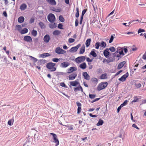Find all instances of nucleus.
<instances>
[{"label": "nucleus", "mask_w": 146, "mask_h": 146, "mask_svg": "<svg viewBox=\"0 0 146 146\" xmlns=\"http://www.w3.org/2000/svg\"><path fill=\"white\" fill-rule=\"evenodd\" d=\"M107 82H101L99 84L97 87V90L98 91H100L104 89L108 86Z\"/></svg>", "instance_id": "f257e3e1"}, {"label": "nucleus", "mask_w": 146, "mask_h": 146, "mask_svg": "<svg viewBox=\"0 0 146 146\" xmlns=\"http://www.w3.org/2000/svg\"><path fill=\"white\" fill-rule=\"evenodd\" d=\"M55 65V63L52 62L48 63L46 65V67L48 69L50 70L51 72H54L56 70V68L54 66Z\"/></svg>", "instance_id": "f03ea898"}, {"label": "nucleus", "mask_w": 146, "mask_h": 146, "mask_svg": "<svg viewBox=\"0 0 146 146\" xmlns=\"http://www.w3.org/2000/svg\"><path fill=\"white\" fill-rule=\"evenodd\" d=\"M86 59V56H79L75 59V61L76 63L79 64L84 61Z\"/></svg>", "instance_id": "7ed1b4c3"}, {"label": "nucleus", "mask_w": 146, "mask_h": 146, "mask_svg": "<svg viewBox=\"0 0 146 146\" xmlns=\"http://www.w3.org/2000/svg\"><path fill=\"white\" fill-rule=\"evenodd\" d=\"M47 18L48 21L51 23H53L55 20L54 15L52 13H50L48 16Z\"/></svg>", "instance_id": "20e7f679"}, {"label": "nucleus", "mask_w": 146, "mask_h": 146, "mask_svg": "<svg viewBox=\"0 0 146 146\" xmlns=\"http://www.w3.org/2000/svg\"><path fill=\"white\" fill-rule=\"evenodd\" d=\"M50 134L52 135L53 136V142L56 143L55 146H57L59 144V141L58 139L57 138V135L53 133H50Z\"/></svg>", "instance_id": "39448f33"}, {"label": "nucleus", "mask_w": 146, "mask_h": 146, "mask_svg": "<svg viewBox=\"0 0 146 146\" xmlns=\"http://www.w3.org/2000/svg\"><path fill=\"white\" fill-rule=\"evenodd\" d=\"M55 52L59 54H64L66 52L65 51L61 48L60 47L56 48L55 49Z\"/></svg>", "instance_id": "423d86ee"}, {"label": "nucleus", "mask_w": 146, "mask_h": 146, "mask_svg": "<svg viewBox=\"0 0 146 146\" xmlns=\"http://www.w3.org/2000/svg\"><path fill=\"white\" fill-rule=\"evenodd\" d=\"M128 76L129 74L128 72H127L125 74L123 75L120 78H119L118 80H119L122 82H124L126 80V78Z\"/></svg>", "instance_id": "0eeeda50"}, {"label": "nucleus", "mask_w": 146, "mask_h": 146, "mask_svg": "<svg viewBox=\"0 0 146 146\" xmlns=\"http://www.w3.org/2000/svg\"><path fill=\"white\" fill-rule=\"evenodd\" d=\"M70 65V63L68 62H64L60 64V66L62 68H65Z\"/></svg>", "instance_id": "6e6552de"}, {"label": "nucleus", "mask_w": 146, "mask_h": 146, "mask_svg": "<svg viewBox=\"0 0 146 146\" xmlns=\"http://www.w3.org/2000/svg\"><path fill=\"white\" fill-rule=\"evenodd\" d=\"M80 46L81 44H79L76 46L71 48L70 50V51L73 52H75L80 47Z\"/></svg>", "instance_id": "1a4fd4ad"}, {"label": "nucleus", "mask_w": 146, "mask_h": 146, "mask_svg": "<svg viewBox=\"0 0 146 146\" xmlns=\"http://www.w3.org/2000/svg\"><path fill=\"white\" fill-rule=\"evenodd\" d=\"M77 76V74L76 73H73L72 74L69 76V80H74Z\"/></svg>", "instance_id": "9d476101"}, {"label": "nucleus", "mask_w": 146, "mask_h": 146, "mask_svg": "<svg viewBox=\"0 0 146 146\" xmlns=\"http://www.w3.org/2000/svg\"><path fill=\"white\" fill-rule=\"evenodd\" d=\"M24 40L27 42H32V39L31 37L29 36H25L24 37Z\"/></svg>", "instance_id": "9b49d317"}, {"label": "nucleus", "mask_w": 146, "mask_h": 146, "mask_svg": "<svg viewBox=\"0 0 146 146\" xmlns=\"http://www.w3.org/2000/svg\"><path fill=\"white\" fill-rule=\"evenodd\" d=\"M50 37L49 35H46L44 36L43 40L44 42L46 43L48 42L50 40Z\"/></svg>", "instance_id": "f8f14e48"}, {"label": "nucleus", "mask_w": 146, "mask_h": 146, "mask_svg": "<svg viewBox=\"0 0 146 146\" xmlns=\"http://www.w3.org/2000/svg\"><path fill=\"white\" fill-rule=\"evenodd\" d=\"M83 76H84V78L88 80L90 79V76L86 72H84L83 73Z\"/></svg>", "instance_id": "ddd939ff"}, {"label": "nucleus", "mask_w": 146, "mask_h": 146, "mask_svg": "<svg viewBox=\"0 0 146 146\" xmlns=\"http://www.w3.org/2000/svg\"><path fill=\"white\" fill-rule=\"evenodd\" d=\"M46 62V61L44 59H40L38 60L37 63L39 66L42 65L44 64Z\"/></svg>", "instance_id": "4468645a"}, {"label": "nucleus", "mask_w": 146, "mask_h": 146, "mask_svg": "<svg viewBox=\"0 0 146 146\" xmlns=\"http://www.w3.org/2000/svg\"><path fill=\"white\" fill-rule=\"evenodd\" d=\"M104 54L106 58H108L110 54L108 48H106L104 51Z\"/></svg>", "instance_id": "2eb2a0df"}, {"label": "nucleus", "mask_w": 146, "mask_h": 146, "mask_svg": "<svg viewBox=\"0 0 146 146\" xmlns=\"http://www.w3.org/2000/svg\"><path fill=\"white\" fill-rule=\"evenodd\" d=\"M46 1L49 4L55 5H56V2L55 0H46Z\"/></svg>", "instance_id": "dca6fc26"}, {"label": "nucleus", "mask_w": 146, "mask_h": 146, "mask_svg": "<svg viewBox=\"0 0 146 146\" xmlns=\"http://www.w3.org/2000/svg\"><path fill=\"white\" fill-rule=\"evenodd\" d=\"M117 50L115 53L119 52L120 55H124V54L123 52V49L119 47L117 48Z\"/></svg>", "instance_id": "f3484780"}, {"label": "nucleus", "mask_w": 146, "mask_h": 146, "mask_svg": "<svg viewBox=\"0 0 146 146\" xmlns=\"http://www.w3.org/2000/svg\"><path fill=\"white\" fill-rule=\"evenodd\" d=\"M51 56V54H49L48 53H43L40 54L39 57L40 58H44L46 57H48L49 56Z\"/></svg>", "instance_id": "a211bd4d"}, {"label": "nucleus", "mask_w": 146, "mask_h": 146, "mask_svg": "<svg viewBox=\"0 0 146 146\" xmlns=\"http://www.w3.org/2000/svg\"><path fill=\"white\" fill-rule=\"evenodd\" d=\"M70 85L73 86H76L79 84V82L76 80L70 82Z\"/></svg>", "instance_id": "6ab92c4d"}, {"label": "nucleus", "mask_w": 146, "mask_h": 146, "mask_svg": "<svg viewBox=\"0 0 146 146\" xmlns=\"http://www.w3.org/2000/svg\"><path fill=\"white\" fill-rule=\"evenodd\" d=\"M27 7V5L25 3H23L20 6V9L21 11L25 10Z\"/></svg>", "instance_id": "aec40b11"}, {"label": "nucleus", "mask_w": 146, "mask_h": 146, "mask_svg": "<svg viewBox=\"0 0 146 146\" xmlns=\"http://www.w3.org/2000/svg\"><path fill=\"white\" fill-rule=\"evenodd\" d=\"M77 69L74 67H71L68 69V73H70L76 70Z\"/></svg>", "instance_id": "412c9836"}, {"label": "nucleus", "mask_w": 146, "mask_h": 146, "mask_svg": "<svg viewBox=\"0 0 146 146\" xmlns=\"http://www.w3.org/2000/svg\"><path fill=\"white\" fill-rule=\"evenodd\" d=\"M79 67L81 69H85L86 67V64L85 62H84L79 65Z\"/></svg>", "instance_id": "4be33fe9"}, {"label": "nucleus", "mask_w": 146, "mask_h": 146, "mask_svg": "<svg viewBox=\"0 0 146 146\" xmlns=\"http://www.w3.org/2000/svg\"><path fill=\"white\" fill-rule=\"evenodd\" d=\"M61 31L58 30H56L54 31L52 33L53 35L55 36L58 35L60 34Z\"/></svg>", "instance_id": "5701e85b"}, {"label": "nucleus", "mask_w": 146, "mask_h": 146, "mask_svg": "<svg viewBox=\"0 0 146 146\" xmlns=\"http://www.w3.org/2000/svg\"><path fill=\"white\" fill-rule=\"evenodd\" d=\"M91 80L92 82L96 84H97L98 82V80L95 78H92Z\"/></svg>", "instance_id": "b1692460"}, {"label": "nucleus", "mask_w": 146, "mask_h": 146, "mask_svg": "<svg viewBox=\"0 0 146 146\" xmlns=\"http://www.w3.org/2000/svg\"><path fill=\"white\" fill-rule=\"evenodd\" d=\"M95 50L94 49H93L90 53V54L92 55L93 57H96L97 56V54L95 52Z\"/></svg>", "instance_id": "393cba45"}, {"label": "nucleus", "mask_w": 146, "mask_h": 146, "mask_svg": "<svg viewBox=\"0 0 146 146\" xmlns=\"http://www.w3.org/2000/svg\"><path fill=\"white\" fill-rule=\"evenodd\" d=\"M91 41V39L90 38L87 39L86 42V45L87 47L89 46L90 44Z\"/></svg>", "instance_id": "a878e982"}, {"label": "nucleus", "mask_w": 146, "mask_h": 146, "mask_svg": "<svg viewBox=\"0 0 146 146\" xmlns=\"http://www.w3.org/2000/svg\"><path fill=\"white\" fill-rule=\"evenodd\" d=\"M125 64V62L124 61H123L120 62L119 64L118 65V68L119 69H121L123 66Z\"/></svg>", "instance_id": "bb28decb"}, {"label": "nucleus", "mask_w": 146, "mask_h": 146, "mask_svg": "<svg viewBox=\"0 0 146 146\" xmlns=\"http://www.w3.org/2000/svg\"><path fill=\"white\" fill-rule=\"evenodd\" d=\"M28 30L27 29L25 28L21 30L20 33L22 34H23L27 33L28 32Z\"/></svg>", "instance_id": "cd10ccee"}, {"label": "nucleus", "mask_w": 146, "mask_h": 146, "mask_svg": "<svg viewBox=\"0 0 146 146\" xmlns=\"http://www.w3.org/2000/svg\"><path fill=\"white\" fill-rule=\"evenodd\" d=\"M85 51V46H83L80 50L79 53L80 54H82Z\"/></svg>", "instance_id": "c85d7f7f"}, {"label": "nucleus", "mask_w": 146, "mask_h": 146, "mask_svg": "<svg viewBox=\"0 0 146 146\" xmlns=\"http://www.w3.org/2000/svg\"><path fill=\"white\" fill-rule=\"evenodd\" d=\"M25 18L22 16L19 17L18 19V21L20 23H23L24 21Z\"/></svg>", "instance_id": "c756f323"}, {"label": "nucleus", "mask_w": 146, "mask_h": 146, "mask_svg": "<svg viewBox=\"0 0 146 146\" xmlns=\"http://www.w3.org/2000/svg\"><path fill=\"white\" fill-rule=\"evenodd\" d=\"M51 10L56 12H59L61 11V10L60 9H58L57 8H55L54 7H52L51 8Z\"/></svg>", "instance_id": "7c9ffc66"}, {"label": "nucleus", "mask_w": 146, "mask_h": 146, "mask_svg": "<svg viewBox=\"0 0 146 146\" xmlns=\"http://www.w3.org/2000/svg\"><path fill=\"white\" fill-rule=\"evenodd\" d=\"M49 27L51 29H53L56 27V24L55 23H52L49 25Z\"/></svg>", "instance_id": "2f4dec72"}, {"label": "nucleus", "mask_w": 146, "mask_h": 146, "mask_svg": "<svg viewBox=\"0 0 146 146\" xmlns=\"http://www.w3.org/2000/svg\"><path fill=\"white\" fill-rule=\"evenodd\" d=\"M104 121L101 119H100L98 123H97L96 125L97 126L101 125H102Z\"/></svg>", "instance_id": "473e14b6"}, {"label": "nucleus", "mask_w": 146, "mask_h": 146, "mask_svg": "<svg viewBox=\"0 0 146 146\" xmlns=\"http://www.w3.org/2000/svg\"><path fill=\"white\" fill-rule=\"evenodd\" d=\"M100 79H105L107 78V74L106 73L102 74L100 76Z\"/></svg>", "instance_id": "72a5a7b5"}, {"label": "nucleus", "mask_w": 146, "mask_h": 146, "mask_svg": "<svg viewBox=\"0 0 146 146\" xmlns=\"http://www.w3.org/2000/svg\"><path fill=\"white\" fill-rule=\"evenodd\" d=\"M16 28L17 30L19 31V32H20V31L21 30L22 27L20 25H17L16 26Z\"/></svg>", "instance_id": "f704fd0d"}, {"label": "nucleus", "mask_w": 146, "mask_h": 146, "mask_svg": "<svg viewBox=\"0 0 146 146\" xmlns=\"http://www.w3.org/2000/svg\"><path fill=\"white\" fill-rule=\"evenodd\" d=\"M100 46L103 48H105L106 45V42L104 41H102L100 44Z\"/></svg>", "instance_id": "c9c22d12"}, {"label": "nucleus", "mask_w": 146, "mask_h": 146, "mask_svg": "<svg viewBox=\"0 0 146 146\" xmlns=\"http://www.w3.org/2000/svg\"><path fill=\"white\" fill-rule=\"evenodd\" d=\"M32 35L34 36H36L37 35V32L36 31L33 30L31 32Z\"/></svg>", "instance_id": "e433bc0d"}, {"label": "nucleus", "mask_w": 146, "mask_h": 146, "mask_svg": "<svg viewBox=\"0 0 146 146\" xmlns=\"http://www.w3.org/2000/svg\"><path fill=\"white\" fill-rule=\"evenodd\" d=\"M100 43L99 42H98L96 43L95 45V48L96 49H99V46H100Z\"/></svg>", "instance_id": "4c0bfd02"}, {"label": "nucleus", "mask_w": 146, "mask_h": 146, "mask_svg": "<svg viewBox=\"0 0 146 146\" xmlns=\"http://www.w3.org/2000/svg\"><path fill=\"white\" fill-rule=\"evenodd\" d=\"M76 12L75 14V16L76 17L78 18L79 17V9L78 7L76 8Z\"/></svg>", "instance_id": "58836bf2"}, {"label": "nucleus", "mask_w": 146, "mask_h": 146, "mask_svg": "<svg viewBox=\"0 0 146 146\" xmlns=\"http://www.w3.org/2000/svg\"><path fill=\"white\" fill-rule=\"evenodd\" d=\"M64 126H66V127H68V129L70 130H72L73 129V125H64Z\"/></svg>", "instance_id": "ea45409f"}, {"label": "nucleus", "mask_w": 146, "mask_h": 146, "mask_svg": "<svg viewBox=\"0 0 146 146\" xmlns=\"http://www.w3.org/2000/svg\"><path fill=\"white\" fill-rule=\"evenodd\" d=\"M59 20L62 22H63L64 21V19L62 15H60L59 17Z\"/></svg>", "instance_id": "a19ab883"}, {"label": "nucleus", "mask_w": 146, "mask_h": 146, "mask_svg": "<svg viewBox=\"0 0 146 146\" xmlns=\"http://www.w3.org/2000/svg\"><path fill=\"white\" fill-rule=\"evenodd\" d=\"M113 36H115V35H112L111 36V38L109 41L110 43H111L113 42L114 38Z\"/></svg>", "instance_id": "79ce46f5"}, {"label": "nucleus", "mask_w": 146, "mask_h": 146, "mask_svg": "<svg viewBox=\"0 0 146 146\" xmlns=\"http://www.w3.org/2000/svg\"><path fill=\"white\" fill-rule=\"evenodd\" d=\"M139 98L137 96H135L134 97V100L132 101V102H135L138 101Z\"/></svg>", "instance_id": "37998d69"}, {"label": "nucleus", "mask_w": 146, "mask_h": 146, "mask_svg": "<svg viewBox=\"0 0 146 146\" xmlns=\"http://www.w3.org/2000/svg\"><path fill=\"white\" fill-rule=\"evenodd\" d=\"M108 49L109 50H110L111 52H114L115 50V48L113 46L111 47Z\"/></svg>", "instance_id": "c03bdc74"}, {"label": "nucleus", "mask_w": 146, "mask_h": 146, "mask_svg": "<svg viewBox=\"0 0 146 146\" xmlns=\"http://www.w3.org/2000/svg\"><path fill=\"white\" fill-rule=\"evenodd\" d=\"M29 57L32 60H33L34 63L36 62L38 60L36 58L33 57L31 56H29Z\"/></svg>", "instance_id": "a18cd8bd"}, {"label": "nucleus", "mask_w": 146, "mask_h": 146, "mask_svg": "<svg viewBox=\"0 0 146 146\" xmlns=\"http://www.w3.org/2000/svg\"><path fill=\"white\" fill-rule=\"evenodd\" d=\"M128 102V101H127V100H125L124 102L121 105L123 107V106L126 105L127 104V103Z\"/></svg>", "instance_id": "49530a36"}, {"label": "nucleus", "mask_w": 146, "mask_h": 146, "mask_svg": "<svg viewBox=\"0 0 146 146\" xmlns=\"http://www.w3.org/2000/svg\"><path fill=\"white\" fill-rule=\"evenodd\" d=\"M89 97L91 99H94L96 97V95L94 94H89Z\"/></svg>", "instance_id": "de8ad7c7"}, {"label": "nucleus", "mask_w": 146, "mask_h": 146, "mask_svg": "<svg viewBox=\"0 0 146 146\" xmlns=\"http://www.w3.org/2000/svg\"><path fill=\"white\" fill-rule=\"evenodd\" d=\"M75 41L74 39L70 38L68 39V42L69 43H72L74 42Z\"/></svg>", "instance_id": "09e8293b"}, {"label": "nucleus", "mask_w": 146, "mask_h": 146, "mask_svg": "<svg viewBox=\"0 0 146 146\" xmlns=\"http://www.w3.org/2000/svg\"><path fill=\"white\" fill-rule=\"evenodd\" d=\"M52 60L54 62H57L59 60V59L57 58H54L52 59Z\"/></svg>", "instance_id": "8fccbe9b"}, {"label": "nucleus", "mask_w": 146, "mask_h": 146, "mask_svg": "<svg viewBox=\"0 0 146 146\" xmlns=\"http://www.w3.org/2000/svg\"><path fill=\"white\" fill-rule=\"evenodd\" d=\"M135 85L136 87L137 88H140L141 86V85L140 83H138L137 84H135Z\"/></svg>", "instance_id": "3c124183"}, {"label": "nucleus", "mask_w": 146, "mask_h": 146, "mask_svg": "<svg viewBox=\"0 0 146 146\" xmlns=\"http://www.w3.org/2000/svg\"><path fill=\"white\" fill-rule=\"evenodd\" d=\"M88 65H89V68L90 69H91L92 68H93V65L91 63L89 62L88 63Z\"/></svg>", "instance_id": "603ef678"}, {"label": "nucleus", "mask_w": 146, "mask_h": 146, "mask_svg": "<svg viewBox=\"0 0 146 146\" xmlns=\"http://www.w3.org/2000/svg\"><path fill=\"white\" fill-rule=\"evenodd\" d=\"M39 25L41 28H42L43 27L44 25V23L42 22H40L39 23Z\"/></svg>", "instance_id": "864d4df0"}, {"label": "nucleus", "mask_w": 146, "mask_h": 146, "mask_svg": "<svg viewBox=\"0 0 146 146\" xmlns=\"http://www.w3.org/2000/svg\"><path fill=\"white\" fill-rule=\"evenodd\" d=\"M81 107H78L77 109V113H80L81 112Z\"/></svg>", "instance_id": "5fc2aeb1"}, {"label": "nucleus", "mask_w": 146, "mask_h": 146, "mask_svg": "<svg viewBox=\"0 0 146 146\" xmlns=\"http://www.w3.org/2000/svg\"><path fill=\"white\" fill-rule=\"evenodd\" d=\"M74 91L75 92H76L77 91L80 90L79 86L78 87L74 88Z\"/></svg>", "instance_id": "6e6d98bb"}, {"label": "nucleus", "mask_w": 146, "mask_h": 146, "mask_svg": "<svg viewBox=\"0 0 146 146\" xmlns=\"http://www.w3.org/2000/svg\"><path fill=\"white\" fill-rule=\"evenodd\" d=\"M145 31L144 29H139V30L138 31V33L139 34L140 33L144 32Z\"/></svg>", "instance_id": "4d7b16f0"}, {"label": "nucleus", "mask_w": 146, "mask_h": 146, "mask_svg": "<svg viewBox=\"0 0 146 146\" xmlns=\"http://www.w3.org/2000/svg\"><path fill=\"white\" fill-rule=\"evenodd\" d=\"M63 25L62 24H59L58 25V27L60 29H63Z\"/></svg>", "instance_id": "13d9d810"}, {"label": "nucleus", "mask_w": 146, "mask_h": 146, "mask_svg": "<svg viewBox=\"0 0 146 146\" xmlns=\"http://www.w3.org/2000/svg\"><path fill=\"white\" fill-rule=\"evenodd\" d=\"M132 127L136 128V129H139V128L138 127H137V125L136 124H133V125H132Z\"/></svg>", "instance_id": "bf43d9fd"}, {"label": "nucleus", "mask_w": 146, "mask_h": 146, "mask_svg": "<svg viewBox=\"0 0 146 146\" xmlns=\"http://www.w3.org/2000/svg\"><path fill=\"white\" fill-rule=\"evenodd\" d=\"M78 24V21L77 19H76L75 25L76 27L77 26Z\"/></svg>", "instance_id": "052dcab7"}, {"label": "nucleus", "mask_w": 146, "mask_h": 146, "mask_svg": "<svg viewBox=\"0 0 146 146\" xmlns=\"http://www.w3.org/2000/svg\"><path fill=\"white\" fill-rule=\"evenodd\" d=\"M76 105L78 107H81L82 104L80 103L79 102H77Z\"/></svg>", "instance_id": "680f3d73"}, {"label": "nucleus", "mask_w": 146, "mask_h": 146, "mask_svg": "<svg viewBox=\"0 0 146 146\" xmlns=\"http://www.w3.org/2000/svg\"><path fill=\"white\" fill-rule=\"evenodd\" d=\"M142 58L144 60L146 59V50L144 55H143Z\"/></svg>", "instance_id": "e2e57ef3"}, {"label": "nucleus", "mask_w": 146, "mask_h": 146, "mask_svg": "<svg viewBox=\"0 0 146 146\" xmlns=\"http://www.w3.org/2000/svg\"><path fill=\"white\" fill-rule=\"evenodd\" d=\"M87 9L83 10L82 11V15H84L87 11Z\"/></svg>", "instance_id": "0e129e2a"}, {"label": "nucleus", "mask_w": 146, "mask_h": 146, "mask_svg": "<svg viewBox=\"0 0 146 146\" xmlns=\"http://www.w3.org/2000/svg\"><path fill=\"white\" fill-rule=\"evenodd\" d=\"M34 19L33 18H31L30 19L29 22L31 23H32L34 22Z\"/></svg>", "instance_id": "69168bd1"}, {"label": "nucleus", "mask_w": 146, "mask_h": 146, "mask_svg": "<svg viewBox=\"0 0 146 146\" xmlns=\"http://www.w3.org/2000/svg\"><path fill=\"white\" fill-rule=\"evenodd\" d=\"M89 115L92 117H97V115H93L91 113H90Z\"/></svg>", "instance_id": "338daca9"}, {"label": "nucleus", "mask_w": 146, "mask_h": 146, "mask_svg": "<svg viewBox=\"0 0 146 146\" xmlns=\"http://www.w3.org/2000/svg\"><path fill=\"white\" fill-rule=\"evenodd\" d=\"M86 61L88 62H91L92 61V60L90 59V58L88 57L86 58Z\"/></svg>", "instance_id": "774afa93"}]
</instances>
